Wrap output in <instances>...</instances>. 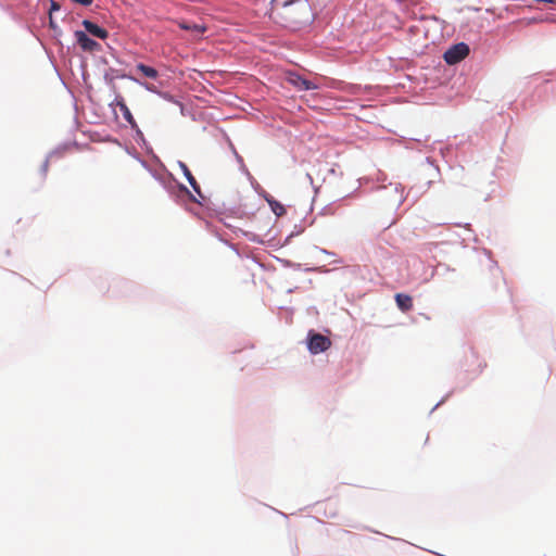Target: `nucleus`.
Here are the masks:
<instances>
[{"label": "nucleus", "instance_id": "nucleus-8", "mask_svg": "<svg viewBox=\"0 0 556 556\" xmlns=\"http://www.w3.org/2000/svg\"><path fill=\"white\" fill-rule=\"evenodd\" d=\"M136 70L140 72L142 75H144L148 78L155 79L159 76V73L155 68L148 66L143 63H139L136 66Z\"/></svg>", "mask_w": 556, "mask_h": 556}, {"label": "nucleus", "instance_id": "nucleus-6", "mask_svg": "<svg viewBox=\"0 0 556 556\" xmlns=\"http://www.w3.org/2000/svg\"><path fill=\"white\" fill-rule=\"evenodd\" d=\"M83 26L89 34L100 39H105L109 36V33L104 28L98 26L89 20H84Z\"/></svg>", "mask_w": 556, "mask_h": 556}, {"label": "nucleus", "instance_id": "nucleus-13", "mask_svg": "<svg viewBox=\"0 0 556 556\" xmlns=\"http://www.w3.org/2000/svg\"><path fill=\"white\" fill-rule=\"evenodd\" d=\"M48 168H49V162L45 161L43 164H42V172H43L45 175L47 174Z\"/></svg>", "mask_w": 556, "mask_h": 556}, {"label": "nucleus", "instance_id": "nucleus-2", "mask_svg": "<svg viewBox=\"0 0 556 556\" xmlns=\"http://www.w3.org/2000/svg\"><path fill=\"white\" fill-rule=\"evenodd\" d=\"M469 46L465 42H459L450 47L443 54L444 61L448 65H454L463 61L469 54Z\"/></svg>", "mask_w": 556, "mask_h": 556}, {"label": "nucleus", "instance_id": "nucleus-3", "mask_svg": "<svg viewBox=\"0 0 556 556\" xmlns=\"http://www.w3.org/2000/svg\"><path fill=\"white\" fill-rule=\"evenodd\" d=\"M331 345L329 338L311 331L308 333L307 348L312 354H318L328 350Z\"/></svg>", "mask_w": 556, "mask_h": 556}, {"label": "nucleus", "instance_id": "nucleus-11", "mask_svg": "<svg viewBox=\"0 0 556 556\" xmlns=\"http://www.w3.org/2000/svg\"><path fill=\"white\" fill-rule=\"evenodd\" d=\"M181 167H182L184 174H185L186 178L188 179L189 184L191 185V187L194 189V191L200 193V187H199L195 178L192 176L191 172L189 170V168L185 164H181Z\"/></svg>", "mask_w": 556, "mask_h": 556}, {"label": "nucleus", "instance_id": "nucleus-4", "mask_svg": "<svg viewBox=\"0 0 556 556\" xmlns=\"http://www.w3.org/2000/svg\"><path fill=\"white\" fill-rule=\"evenodd\" d=\"M287 81L299 90H314L318 88L313 81L293 72L287 74Z\"/></svg>", "mask_w": 556, "mask_h": 556}, {"label": "nucleus", "instance_id": "nucleus-1", "mask_svg": "<svg viewBox=\"0 0 556 556\" xmlns=\"http://www.w3.org/2000/svg\"><path fill=\"white\" fill-rule=\"evenodd\" d=\"M270 18L282 26H296L309 16L306 0H271Z\"/></svg>", "mask_w": 556, "mask_h": 556}, {"label": "nucleus", "instance_id": "nucleus-14", "mask_svg": "<svg viewBox=\"0 0 556 556\" xmlns=\"http://www.w3.org/2000/svg\"><path fill=\"white\" fill-rule=\"evenodd\" d=\"M60 10V5L56 2H52L51 4V11Z\"/></svg>", "mask_w": 556, "mask_h": 556}, {"label": "nucleus", "instance_id": "nucleus-7", "mask_svg": "<svg viewBox=\"0 0 556 556\" xmlns=\"http://www.w3.org/2000/svg\"><path fill=\"white\" fill-rule=\"evenodd\" d=\"M395 302H396L397 307L402 312H408V311H410L413 308V299L408 294L396 293L395 294Z\"/></svg>", "mask_w": 556, "mask_h": 556}, {"label": "nucleus", "instance_id": "nucleus-12", "mask_svg": "<svg viewBox=\"0 0 556 556\" xmlns=\"http://www.w3.org/2000/svg\"><path fill=\"white\" fill-rule=\"evenodd\" d=\"M269 204L276 216L279 217L286 214V208L281 203L277 201H270Z\"/></svg>", "mask_w": 556, "mask_h": 556}, {"label": "nucleus", "instance_id": "nucleus-5", "mask_svg": "<svg viewBox=\"0 0 556 556\" xmlns=\"http://www.w3.org/2000/svg\"><path fill=\"white\" fill-rule=\"evenodd\" d=\"M75 38L80 48L85 51H94L99 48V43L89 38L88 35L83 30H76Z\"/></svg>", "mask_w": 556, "mask_h": 556}, {"label": "nucleus", "instance_id": "nucleus-10", "mask_svg": "<svg viewBox=\"0 0 556 556\" xmlns=\"http://www.w3.org/2000/svg\"><path fill=\"white\" fill-rule=\"evenodd\" d=\"M179 27L181 29L192 30V31H195L198 34H203L206 30V28L204 26H201V25H198V24H190V23H186V22L179 23Z\"/></svg>", "mask_w": 556, "mask_h": 556}, {"label": "nucleus", "instance_id": "nucleus-9", "mask_svg": "<svg viewBox=\"0 0 556 556\" xmlns=\"http://www.w3.org/2000/svg\"><path fill=\"white\" fill-rule=\"evenodd\" d=\"M116 106L119 108L121 112L123 113L125 119L134 125L135 124V119L130 113V110L128 109V106L126 105V103L124 102L123 99H116Z\"/></svg>", "mask_w": 556, "mask_h": 556}]
</instances>
